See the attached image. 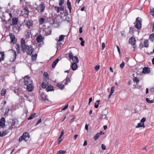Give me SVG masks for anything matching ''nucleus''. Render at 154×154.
I'll use <instances>...</instances> for the list:
<instances>
[{
  "instance_id": "obj_14",
  "label": "nucleus",
  "mask_w": 154,
  "mask_h": 154,
  "mask_svg": "<svg viewBox=\"0 0 154 154\" xmlns=\"http://www.w3.org/2000/svg\"><path fill=\"white\" fill-rule=\"evenodd\" d=\"M150 72L149 69L148 67H144L143 69L142 72L143 73H149Z\"/></svg>"
},
{
  "instance_id": "obj_24",
  "label": "nucleus",
  "mask_w": 154,
  "mask_h": 154,
  "mask_svg": "<svg viewBox=\"0 0 154 154\" xmlns=\"http://www.w3.org/2000/svg\"><path fill=\"white\" fill-rule=\"evenodd\" d=\"M29 11L28 10V8H27L26 7L24 9V14L26 15H27L29 14Z\"/></svg>"
},
{
  "instance_id": "obj_60",
  "label": "nucleus",
  "mask_w": 154,
  "mask_h": 154,
  "mask_svg": "<svg viewBox=\"0 0 154 154\" xmlns=\"http://www.w3.org/2000/svg\"><path fill=\"white\" fill-rule=\"evenodd\" d=\"M82 27H81L79 29V32L80 33H81L82 32Z\"/></svg>"
},
{
  "instance_id": "obj_57",
  "label": "nucleus",
  "mask_w": 154,
  "mask_h": 154,
  "mask_svg": "<svg viewBox=\"0 0 154 154\" xmlns=\"http://www.w3.org/2000/svg\"><path fill=\"white\" fill-rule=\"evenodd\" d=\"M102 50H103L105 48V46L104 43L103 42L102 43Z\"/></svg>"
},
{
  "instance_id": "obj_3",
  "label": "nucleus",
  "mask_w": 154,
  "mask_h": 154,
  "mask_svg": "<svg viewBox=\"0 0 154 154\" xmlns=\"http://www.w3.org/2000/svg\"><path fill=\"white\" fill-rule=\"evenodd\" d=\"M142 21V19L139 17H137L136 19V24L135 25V28L137 29H140L141 27V22Z\"/></svg>"
},
{
  "instance_id": "obj_50",
  "label": "nucleus",
  "mask_w": 154,
  "mask_h": 154,
  "mask_svg": "<svg viewBox=\"0 0 154 154\" xmlns=\"http://www.w3.org/2000/svg\"><path fill=\"white\" fill-rule=\"evenodd\" d=\"M101 148L103 150H105L106 149V146L105 145L102 144L101 145Z\"/></svg>"
},
{
  "instance_id": "obj_56",
  "label": "nucleus",
  "mask_w": 154,
  "mask_h": 154,
  "mask_svg": "<svg viewBox=\"0 0 154 154\" xmlns=\"http://www.w3.org/2000/svg\"><path fill=\"white\" fill-rule=\"evenodd\" d=\"M42 122L41 119H40L38 120V121L36 123L35 125L36 126L38 125L40 123Z\"/></svg>"
},
{
  "instance_id": "obj_39",
  "label": "nucleus",
  "mask_w": 154,
  "mask_h": 154,
  "mask_svg": "<svg viewBox=\"0 0 154 154\" xmlns=\"http://www.w3.org/2000/svg\"><path fill=\"white\" fill-rule=\"evenodd\" d=\"M58 153L60 154H64L66 153V152L64 150H60L58 152Z\"/></svg>"
},
{
  "instance_id": "obj_5",
  "label": "nucleus",
  "mask_w": 154,
  "mask_h": 154,
  "mask_svg": "<svg viewBox=\"0 0 154 154\" xmlns=\"http://www.w3.org/2000/svg\"><path fill=\"white\" fill-rule=\"evenodd\" d=\"M24 82L25 85H26L28 84H32V81L30 77L27 76L24 77Z\"/></svg>"
},
{
  "instance_id": "obj_44",
  "label": "nucleus",
  "mask_w": 154,
  "mask_h": 154,
  "mask_svg": "<svg viewBox=\"0 0 154 154\" xmlns=\"http://www.w3.org/2000/svg\"><path fill=\"white\" fill-rule=\"evenodd\" d=\"M44 75L45 78L46 79H48V74L47 72H44Z\"/></svg>"
},
{
  "instance_id": "obj_48",
  "label": "nucleus",
  "mask_w": 154,
  "mask_h": 154,
  "mask_svg": "<svg viewBox=\"0 0 154 154\" xmlns=\"http://www.w3.org/2000/svg\"><path fill=\"white\" fill-rule=\"evenodd\" d=\"M100 67V65H97V66H95L94 67L95 70L96 71H97L99 69Z\"/></svg>"
},
{
  "instance_id": "obj_40",
  "label": "nucleus",
  "mask_w": 154,
  "mask_h": 154,
  "mask_svg": "<svg viewBox=\"0 0 154 154\" xmlns=\"http://www.w3.org/2000/svg\"><path fill=\"white\" fill-rule=\"evenodd\" d=\"M133 81L137 83L139 82V80L137 77H134L133 79Z\"/></svg>"
},
{
  "instance_id": "obj_55",
  "label": "nucleus",
  "mask_w": 154,
  "mask_h": 154,
  "mask_svg": "<svg viewBox=\"0 0 154 154\" xmlns=\"http://www.w3.org/2000/svg\"><path fill=\"white\" fill-rule=\"evenodd\" d=\"M68 107V105H66L64 107H63L62 109V110H65Z\"/></svg>"
},
{
  "instance_id": "obj_30",
  "label": "nucleus",
  "mask_w": 154,
  "mask_h": 154,
  "mask_svg": "<svg viewBox=\"0 0 154 154\" xmlns=\"http://www.w3.org/2000/svg\"><path fill=\"white\" fill-rule=\"evenodd\" d=\"M107 118L106 116V114H101L100 115V119H106Z\"/></svg>"
},
{
  "instance_id": "obj_31",
  "label": "nucleus",
  "mask_w": 154,
  "mask_h": 154,
  "mask_svg": "<svg viewBox=\"0 0 154 154\" xmlns=\"http://www.w3.org/2000/svg\"><path fill=\"white\" fill-rule=\"evenodd\" d=\"M149 38L152 42H153L154 40V33L151 34L149 35Z\"/></svg>"
},
{
  "instance_id": "obj_38",
  "label": "nucleus",
  "mask_w": 154,
  "mask_h": 154,
  "mask_svg": "<svg viewBox=\"0 0 154 154\" xmlns=\"http://www.w3.org/2000/svg\"><path fill=\"white\" fill-rule=\"evenodd\" d=\"M99 134L98 133H97L96 135L94 137V139L95 140H97L99 137Z\"/></svg>"
},
{
  "instance_id": "obj_1",
  "label": "nucleus",
  "mask_w": 154,
  "mask_h": 154,
  "mask_svg": "<svg viewBox=\"0 0 154 154\" xmlns=\"http://www.w3.org/2000/svg\"><path fill=\"white\" fill-rule=\"evenodd\" d=\"M20 43L22 51L23 53L26 52L27 54L31 55L34 51L32 46L31 45H26L25 40L23 38L21 39Z\"/></svg>"
},
{
  "instance_id": "obj_32",
  "label": "nucleus",
  "mask_w": 154,
  "mask_h": 154,
  "mask_svg": "<svg viewBox=\"0 0 154 154\" xmlns=\"http://www.w3.org/2000/svg\"><path fill=\"white\" fill-rule=\"evenodd\" d=\"M35 115V113H32L30 115V116L28 118V120L32 119H33Z\"/></svg>"
},
{
  "instance_id": "obj_42",
  "label": "nucleus",
  "mask_w": 154,
  "mask_h": 154,
  "mask_svg": "<svg viewBox=\"0 0 154 154\" xmlns=\"http://www.w3.org/2000/svg\"><path fill=\"white\" fill-rule=\"evenodd\" d=\"M64 2V0H59V5L60 6L62 5Z\"/></svg>"
},
{
  "instance_id": "obj_51",
  "label": "nucleus",
  "mask_w": 154,
  "mask_h": 154,
  "mask_svg": "<svg viewBox=\"0 0 154 154\" xmlns=\"http://www.w3.org/2000/svg\"><path fill=\"white\" fill-rule=\"evenodd\" d=\"M75 119V116H74V117H73L71 119L69 122L70 123H72L73 122V121H74V120Z\"/></svg>"
},
{
  "instance_id": "obj_15",
  "label": "nucleus",
  "mask_w": 154,
  "mask_h": 154,
  "mask_svg": "<svg viewBox=\"0 0 154 154\" xmlns=\"http://www.w3.org/2000/svg\"><path fill=\"white\" fill-rule=\"evenodd\" d=\"M63 82L65 85H67L70 82V78L68 77V76L66 77V79L64 80Z\"/></svg>"
},
{
  "instance_id": "obj_64",
  "label": "nucleus",
  "mask_w": 154,
  "mask_h": 154,
  "mask_svg": "<svg viewBox=\"0 0 154 154\" xmlns=\"http://www.w3.org/2000/svg\"><path fill=\"white\" fill-rule=\"evenodd\" d=\"M87 144V141H85L84 142V144H83V146H85Z\"/></svg>"
},
{
  "instance_id": "obj_58",
  "label": "nucleus",
  "mask_w": 154,
  "mask_h": 154,
  "mask_svg": "<svg viewBox=\"0 0 154 154\" xmlns=\"http://www.w3.org/2000/svg\"><path fill=\"white\" fill-rule=\"evenodd\" d=\"M2 21L4 24H6L7 23V22L6 20L5 19H2Z\"/></svg>"
},
{
  "instance_id": "obj_19",
  "label": "nucleus",
  "mask_w": 154,
  "mask_h": 154,
  "mask_svg": "<svg viewBox=\"0 0 154 154\" xmlns=\"http://www.w3.org/2000/svg\"><path fill=\"white\" fill-rule=\"evenodd\" d=\"M59 59L57 58L52 63V68H54L55 67L56 64L58 63L59 61Z\"/></svg>"
},
{
  "instance_id": "obj_47",
  "label": "nucleus",
  "mask_w": 154,
  "mask_h": 154,
  "mask_svg": "<svg viewBox=\"0 0 154 154\" xmlns=\"http://www.w3.org/2000/svg\"><path fill=\"white\" fill-rule=\"evenodd\" d=\"M125 66V63L124 62H122V63L120 65V67L121 69H123Z\"/></svg>"
},
{
  "instance_id": "obj_17",
  "label": "nucleus",
  "mask_w": 154,
  "mask_h": 154,
  "mask_svg": "<svg viewBox=\"0 0 154 154\" xmlns=\"http://www.w3.org/2000/svg\"><path fill=\"white\" fill-rule=\"evenodd\" d=\"M26 38H29L32 36L31 34V31L29 30H27L26 32Z\"/></svg>"
},
{
  "instance_id": "obj_13",
  "label": "nucleus",
  "mask_w": 154,
  "mask_h": 154,
  "mask_svg": "<svg viewBox=\"0 0 154 154\" xmlns=\"http://www.w3.org/2000/svg\"><path fill=\"white\" fill-rule=\"evenodd\" d=\"M40 98V99L42 101H45L46 100H48V99L46 98L45 94L43 93L41 94Z\"/></svg>"
},
{
  "instance_id": "obj_41",
  "label": "nucleus",
  "mask_w": 154,
  "mask_h": 154,
  "mask_svg": "<svg viewBox=\"0 0 154 154\" xmlns=\"http://www.w3.org/2000/svg\"><path fill=\"white\" fill-rule=\"evenodd\" d=\"M146 120V118L145 117H143L141 120L140 122L141 123H144V122H145Z\"/></svg>"
},
{
  "instance_id": "obj_52",
  "label": "nucleus",
  "mask_w": 154,
  "mask_h": 154,
  "mask_svg": "<svg viewBox=\"0 0 154 154\" xmlns=\"http://www.w3.org/2000/svg\"><path fill=\"white\" fill-rule=\"evenodd\" d=\"M114 91V88L113 87H112L111 88V91L110 92V94H112L113 93Z\"/></svg>"
},
{
  "instance_id": "obj_16",
  "label": "nucleus",
  "mask_w": 154,
  "mask_h": 154,
  "mask_svg": "<svg viewBox=\"0 0 154 154\" xmlns=\"http://www.w3.org/2000/svg\"><path fill=\"white\" fill-rule=\"evenodd\" d=\"M9 35L10 37L11 42H13L15 39V36L14 34L13 33H10Z\"/></svg>"
},
{
  "instance_id": "obj_46",
  "label": "nucleus",
  "mask_w": 154,
  "mask_h": 154,
  "mask_svg": "<svg viewBox=\"0 0 154 154\" xmlns=\"http://www.w3.org/2000/svg\"><path fill=\"white\" fill-rule=\"evenodd\" d=\"M134 31H133V29L132 27H130V29H129V33L131 34H132L133 33Z\"/></svg>"
},
{
  "instance_id": "obj_21",
  "label": "nucleus",
  "mask_w": 154,
  "mask_h": 154,
  "mask_svg": "<svg viewBox=\"0 0 154 154\" xmlns=\"http://www.w3.org/2000/svg\"><path fill=\"white\" fill-rule=\"evenodd\" d=\"M72 60L73 61V63H78L79 62V59L76 56L74 57Z\"/></svg>"
},
{
  "instance_id": "obj_8",
  "label": "nucleus",
  "mask_w": 154,
  "mask_h": 154,
  "mask_svg": "<svg viewBox=\"0 0 154 154\" xmlns=\"http://www.w3.org/2000/svg\"><path fill=\"white\" fill-rule=\"evenodd\" d=\"M129 42L130 44L134 46L135 44L136 40L134 37H132L129 38Z\"/></svg>"
},
{
  "instance_id": "obj_6",
  "label": "nucleus",
  "mask_w": 154,
  "mask_h": 154,
  "mask_svg": "<svg viewBox=\"0 0 154 154\" xmlns=\"http://www.w3.org/2000/svg\"><path fill=\"white\" fill-rule=\"evenodd\" d=\"M44 39V38L43 37L42 35H38L36 38V40L38 42V43H39L38 44L39 46L40 45H41L42 44H43V41Z\"/></svg>"
},
{
  "instance_id": "obj_37",
  "label": "nucleus",
  "mask_w": 154,
  "mask_h": 154,
  "mask_svg": "<svg viewBox=\"0 0 154 154\" xmlns=\"http://www.w3.org/2000/svg\"><path fill=\"white\" fill-rule=\"evenodd\" d=\"M9 111V107L8 106L6 109L5 112V115H8Z\"/></svg>"
},
{
  "instance_id": "obj_20",
  "label": "nucleus",
  "mask_w": 154,
  "mask_h": 154,
  "mask_svg": "<svg viewBox=\"0 0 154 154\" xmlns=\"http://www.w3.org/2000/svg\"><path fill=\"white\" fill-rule=\"evenodd\" d=\"M145 127V126L144 125V123H141L140 122V123H138L137 124V125L136 126V128H138L140 127H143V128H144Z\"/></svg>"
},
{
  "instance_id": "obj_53",
  "label": "nucleus",
  "mask_w": 154,
  "mask_h": 154,
  "mask_svg": "<svg viewBox=\"0 0 154 154\" xmlns=\"http://www.w3.org/2000/svg\"><path fill=\"white\" fill-rule=\"evenodd\" d=\"M64 134V130L63 129H62L60 135V137H61Z\"/></svg>"
},
{
  "instance_id": "obj_9",
  "label": "nucleus",
  "mask_w": 154,
  "mask_h": 154,
  "mask_svg": "<svg viewBox=\"0 0 154 154\" xmlns=\"http://www.w3.org/2000/svg\"><path fill=\"white\" fill-rule=\"evenodd\" d=\"M18 19L16 17H14L12 19L11 26H14L17 24Z\"/></svg>"
},
{
  "instance_id": "obj_27",
  "label": "nucleus",
  "mask_w": 154,
  "mask_h": 154,
  "mask_svg": "<svg viewBox=\"0 0 154 154\" xmlns=\"http://www.w3.org/2000/svg\"><path fill=\"white\" fill-rule=\"evenodd\" d=\"M16 49L17 50V52L18 54L20 53V47L19 45L18 44H17L16 45Z\"/></svg>"
},
{
  "instance_id": "obj_62",
  "label": "nucleus",
  "mask_w": 154,
  "mask_h": 154,
  "mask_svg": "<svg viewBox=\"0 0 154 154\" xmlns=\"http://www.w3.org/2000/svg\"><path fill=\"white\" fill-rule=\"evenodd\" d=\"M84 43H85L84 41H82L81 42L80 44L82 46H84Z\"/></svg>"
},
{
  "instance_id": "obj_43",
  "label": "nucleus",
  "mask_w": 154,
  "mask_h": 154,
  "mask_svg": "<svg viewBox=\"0 0 154 154\" xmlns=\"http://www.w3.org/2000/svg\"><path fill=\"white\" fill-rule=\"evenodd\" d=\"M42 87L43 88H46V87H47L46 82H43L42 84Z\"/></svg>"
},
{
  "instance_id": "obj_2",
  "label": "nucleus",
  "mask_w": 154,
  "mask_h": 154,
  "mask_svg": "<svg viewBox=\"0 0 154 154\" xmlns=\"http://www.w3.org/2000/svg\"><path fill=\"white\" fill-rule=\"evenodd\" d=\"M30 137L29 134L27 132L24 133L23 135L20 137L19 139V141L20 142L24 140L25 141L28 140Z\"/></svg>"
},
{
  "instance_id": "obj_4",
  "label": "nucleus",
  "mask_w": 154,
  "mask_h": 154,
  "mask_svg": "<svg viewBox=\"0 0 154 154\" xmlns=\"http://www.w3.org/2000/svg\"><path fill=\"white\" fill-rule=\"evenodd\" d=\"M45 8V6L43 2H41L39 6L37 7L36 9L40 13L43 12Z\"/></svg>"
},
{
  "instance_id": "obj_11",
  "label": "nucleus",
  "mask_w": 154,
  "mask_h": 154,
  "mask_svg": "<svg viewBox=\"0 0 154 154\" xmlns=\"http://www.w3.org/2000/svg\"><path fill=\"white\" fill-rule=\"evenodd\" d=\"M5 119L4 117H2L1 118L0 120V126L3 128L5 126Z\"/></svg>"
},
{
  "instance_id": "obj_33",
  "label": "nucleus",
  "mask_w": 154,
  "mask_h": 154,
  "mask_svg": "<svg viewBox=\"0 0 154 154\" xmlns=\"http://www.w3.org/2000/svg\"><path fill=\"white\" fill-rule=\"evenodd\" d=\"M31 57L32 60L33 61H35L36 59L37 54L32 55Z\"/></svg>"
},
{
  "instance_id": "obj_12",
  "label": "nucleus",
  "mask_w": 154,
  "mask_h": 154,
  "mask_svg": "<svg viewBox=\"0 0 154 154\" xmlns=\"http://www.w3.org/2000/svg\"><path fill=\"white\" fill-rule=\"evenodd\" d=\"M77 63H72V65L71 66V67L72 69L73 70H76L77 68H78V65L77 64Z\"/></svg>"
},
{
  "instance_id": "obj_22",
  "label": "nucleus",
  "mask_w": 154,
  "mask_h": 154,
  "mask_svg": "<svg viewBox=\"0 0 154 154\" xmlns=\"http://www.w3.org/2000/svg\"><path fill=\"white\" fill-rule=\"evenodd\" d=\"M4 58V52H0V61L3 60Z\"/></svg>"
},
{
  "instance_id": "obj_29",
  "label": "nucleus",
  "mask_w": 154,
  "mask_h": 154,
  "mask_svg": "<svg viewBox=\"0 0 154 154\" xmlns=\"http://www.w3.org/2000/svg\"><path fill=\"white\" fill-rule=\"evenodd\" d=\"M6 92V90L5 89H3L1 92V96H4Z\"/></svg>"
},
{
  "instance_id": "obj_25",
  "label": "nucleus",
  "mask_w": 154,
  "mask_h": 154,
  "mask_svg": "<svg viewBox=\"0 0 154 154\" xmlns=\"http://www.w3.org/2000/svg\"><path fill=\"white\" fill-rule=\"evenodd\" d=\"M12 54H13V58L14 59L13 60V61L16 58V56H17L16 53V52L14 50H12Z\"/></svg>"
},
{
  "instance_id": "obj_7",
  "label": "nucleus",
  "mask_w": 154,
  "mask_h": 154,
  "mask_svg": "<svg viewBox=\"0 0 154 154\" xmlns=\"http://www.w3.org/2000/svg\"><path fill=\"white\" fill-rule=\"evenodd\" d=\"M25 22L26 25L29 28L31 29L33 25L32 20L29 19L26 20Z\"/></svg>"
},
{
  "instance_id": "obj_49",
  "label": "nucleus",
  "mask_w": 154,
  "mask_h": 154,
  "mask_svg": "<svg viewBox=\"0 0 154 154\" xmlns=\"http://www.w3.org/2000/svg\"><path fill=\"white\" fill-rule=\"evenodd\" d=\"M54 9L57 11V13H58L60 11V8L59 7H55L54 8Z\"/></svg>"
},
{
  "instance_id": "obj_61",
  "label": "nucleus",
  "mask_w": 154,
  "mask_h": 154,
  "mask_svg": "<svg viewBox=\"0 0 154 154\" xmlns=\"http://www.w3.org/2000/svg\"><path fill=\"white\" fill-rule=\"evenodd\" d=\"M85 128L86 130H88V125L87 124H86L85 125Z\"/></svg>"
},
{
  "instance_id": "obj_35",
  "label": "nucleus",
  "mask_w": 154,
  "mask_h": 154,
  "mask_svg": "<svg viewBox=\"0 0 154 154\" xmlns=\"http://www.w3.org/2000/svg\"><path fill=\"white\" fill-rule=\"evenodd\" d=\"M65 35H61L59 37V39H58V41L59 42H60L62 41L63 39H64V37H65Z\"/></svg>"
},
{
  "instance_id": "obj_63",
  "label": "nucleus",
  "mask_w": 154,
  "mask_h": 154,
  "mask_svg": "<svg viewBox=\"0 0 154 154\" xmlns=\"http://www.w3.org/2000/svg\"><path fill=\"white\" fill-rule=\"evenodd\" d=\"M78 136V135H77V134H75L74 136L73 139H74V140H76V139L77 138Z\"/></svg>"
},
{
  "instance_id": "obj_59",
  "label": "nucleus",
  "mask_w": 154,
  "mask_h": 154,
  "mask_svg": "<svg viewBox=\"0 0 154 154\" xmlns=\"http://www.w3.org/2000/svg\"><path fill=\"white\" fill-rule=\"evenodd\" d=\"M99 103H98L97 104V103H95L94 106L96 108H98L99 106Z\"/></svg>"
},
{
  "instance_id": "obj_28",
  "label": "nucleus",
  "mask_w": 154,
  "mask_h": 154,
  "mask_svg": "<svg viewBox=\"0 0 154 154\" xmlns=\"http://www.w3.org/2000/svg\"><path fill=\"white\" fill-rule=\"evenodd\" d=\"M39 21L40 25H42L44 23L45 20L43 18L41 17L39 19Z\"/></svg>"
},
{
  "instance_id": "obj_54",
  "label": "nucleus",
  "mask_w": 154,
  "mask_h": 154,
  "mask_svg": "<svg viewBox=\"0 0 154 154\" xmlns=\"http://www.w3.org/2000/svg\"><path fill=\"white\" fill-rule=\"evenodd\" d=\"M61 137H60V136L58 138V144H60V142L62 141V140L61 139Z\"/></svg>"
},
{
  "instance_id": "obj_26",
  "label": "nucleus",
  "mask_w": 154,
  "mask_h": 154,
  "mask_svg": "<svg viewBox=\"0 0 154 154\" xmlns=\"http://www.w3.org/2000/svg\"><path fill=\"white\" fill-rule=\"evenodd\" d=\"M144 46L145 47L147 48L149 47L148 40H145L144 42Z\"/></svg>"
},
{
  "instance_id": "obj_34",
  "label": "nucleus",
  "mask_w": 154,
  "mask_h": 154,
  "mask_svg": "<svg viewBox=\"0 0 154 154\" xmlns=\"http://www.w3.org/2000/svg\"><path fill=\"white\" fill-rule=\"evenodd\" d=\"M73 54L70 51L68 54V57L70 59H72V58L74 57L73 56Z\"/></svg>"
},
{
  "instance_id": "obj_10",
  "label": "nucleus",
  "mask_w": 154,
  "mask_h": 154,
  "mask_svg": "<svg viewBox=\"0 0 154 154\" xmlns=\"http://www.w3.org/2000/svg\"><path fill=\"white\" fill-rule=\"evenodd\" d=\"M26 90L29 92L32 91L33 88V85L32 84L27 85Z\"/></svg>"
},
{
  "instance_id": "obj_18",
  "label": "nucleus",
  "mask_w": 154,
  "mask_h": 154,
  "mask_svg": "<svg viewBox=\"0 0 154 154\" xmlns=\"http://www.w3.org/2000/svg\"><path fill=\"white\" fill-rule=\"evenodd\" d=\"M67 4L68 8L69 10V12L71 13L72 8L71 6V3L70 2L69 0H67Z\"/></svg>"
},
{
  "instance_id": "obj_23",
  "label": "nucleus",
  "mask_w": 154,
  "mask_h": 154,
  "mask_svg": "<svg viewBox=\"0 0 154 154\" xmlns=\"http://www.w3.org/2000/svg\"><path fill=\"white\" fill-rule=\"evenodd\" d=\"M46 91L47 92L54 90L53 87L51 86H50L48 87L46 89Z\"/></svg>"
},
{
  "instance_id": "obj_36",
  "label": "nucleus",
  "mask_w": 154,
  "mask_h": 154,
  "mask_svg": "<svg viewBox=\"0 0 154 154\" xmlns=\"http://www.w3.org/2000/svg\"><path fill=\"white\" fill-rule=\"evenodd\" d=\"M57 85L58 87L61 89H63L64 87V85L61 83H58Z\"/></svg>"
},
{
  "instance_id": "obj_45",
  "label": "nucleus",
  "mask_w": 154,
  "mask_h": 154,
  "mask_svg": "<svg viewBox=\"0 0 154 154\" xmlns=\"http://www.w3.org/2000/svg\"><path fill=\"white\" fill-rule=\"evenodd\" d=\"M150 13L154 17V8L151 9Z\"/></svg>"
}]
</instances>
